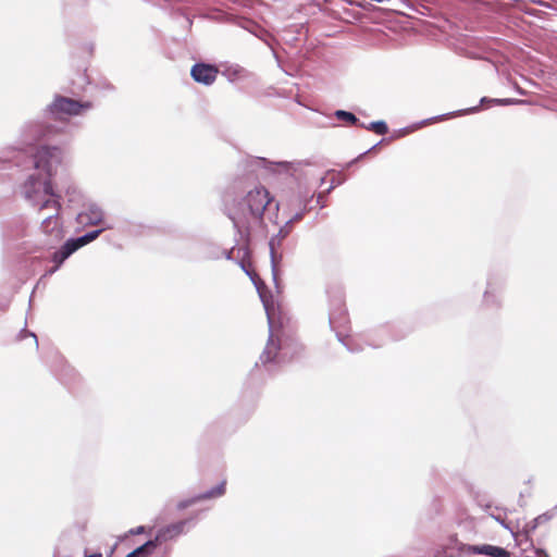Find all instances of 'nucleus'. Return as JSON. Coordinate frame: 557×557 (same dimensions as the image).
Instances as JSON below:
<instances>
[{"label": "nucleus", "mask_w": 557, "mask_h": 557, "mask_svg": "<svg viewBox=\"0 0 557 557\" xmlns=\"http://www.w3.org/2000/svg\"><path fill=\"white\" fill-rule=\"evenodd\" d=\"M272 209L277 211L278 203L263 186L250 189L240 201H236L234 198L224 200V212L236 226L261 225L264 215Z\"/></svg>", "instance_id": "obj_1"}, {"label": "nucleus", "mask_w": 557, "mask_h": 557, "mask_svg": "<svg viewBox=\"0 0 557 557\" xmlns=\"http://www.w3.org/2000/svg\"><path fill=\"white\" fill-rule=\"evenodd\" d=\"M61 161V150L58 147H40L35 157L34 164L36 169H41L46 172L45 176L30 175L24 183V195L29 200H35L41 196H53V189L50 181L52 162L59 163Z\"/></svg>", "instance_id": "obj_2"}, {"label": "nucleus", "mask_w": 557, "mask_h": 557, "mask_svg": "<svg viewBox=\"0 0 557 557\" xmlns=\"http://www.w3.org/2000/svg\"><path fill=\"white\" fill-rule=\"evenodd\" d=\"M299 352V347L293 343L282 344L278 338L272 334L265 345L263 352L260 356L262 363L269 362H286L292 361Z\"/></svg>", "instance_id": "obj_3"}, {"label": "nucleus", "mask_w": 557, "mask_h": 557, "mask_svg": "<svg viewBox=\"0 0 557 557\" xmlns=\"http://www.w3.org/2000/svg\"><path fill=\"white\" fill-rule=\"evenodd\" d=\"M92 108L90 101H77L72 98L57 95L48 106V112L55 120H64L66 116L79 115Z\"/></svg>", "instance_id": "obj_4"}, {"label": "nucleus", "mask_w": 557, "mask_h": 557, "mask_svg": "<svg viewBox=\"0 0 557 557\" xmlns=\"http://www.w3.org/2000/svg\"><path fill=\"white\" fill-rule=\"evenodd\" d=\"M47 208L51 209L53 211V214L47 216L42 221V231L46 235H48L51 238L52 243H59L64 236L61 220L59 216L61 205L59 200L49 198L42 202V205L39 208V211H42L44 209Z\"/></svg>", "instance_id": "obj_5"}, {"label": "nucleus", "mask_w": 557, "mask_h": 557, "mask_svg": "<svg viewBox=\"0 0 557 557\" xmlns=\"http://www.w3.org/2000/svg\"><path fill=\"white\" fill-rule=\"evenodd\" d=\"M330 323L334 330L339 332L341 329L346 330L349 325V318L342 297L335 296L332 299V309L330 312Z\"/></svg>", "instance_id": "obj_6"}, {"label": "nucleus", "mask_w": 557, "mask_h": 557, "mask_svg": "<svg viewBox=\"0 0 557 557\" xmlns=\"http://www.w3.org/2000/svg\"><path fill=\"white\" fill-rule=\"evenodd\" d=\"M218 74L219 69L215 65L207 63H196L190 70L193 79L203 85H212L215 82Z\"/></svg>", "instance_id": "obj_7"}, {"label": "nucleus", "mask_w": 557, "mask_h": 557, "mask_svg": "<svg viewBox=\"0 0 557 557\" xmlns=\"http://www.w3.org/2000/svg\"><path fill=\"white\" fill-rule=\"evenodd\" d=\"M186 523L187 521L182 520L161 528L152 542L157 545L158 543L168 542L177 537L184 532Z\"/></svg>", "instance_id": "obj_8"}, {"label": "nucleus", "mask_w": 557, "mask_h": 557, "mask_svg": "<svg viewBox=\"0 0 557 557\" xmlns=\"http://www.w3.org/2000/svg\"><path fill=\"white\" fill-rule=\"evenodd\" d=\"M225 484H226V482L222 481L216 487L212 488L211 491H209L205 494H201V495L197 496L196 498H193L189 500H183V502L178 503L177 508L185 509L188 506L195 504L197 500L220 497V496L224 495V493H225Z\"/></svg>", "instance_id": "obj_9"}, {"label": "nucleus", "mask_w": 557, "mask_h": 557, "mask_svg": "<svg viewBox=\"0 0 557 557\" xmlns=\"http://www.w3.org/2000/svg\"><path fill=\"white\" fill-rule=\"evenodd\" d=\"M225 484H226V482L222 481L216 487L212 488L211 491H209L205 494H201V495L197 496L196 498H193L189 500H183V502L178 503L177 508L185 509L188 506L195 504L197 500L220 497V496L224 495V493H225Z\"/></svg>", "instance_id": "obj_10"}, {"label": "nucleus", "mask_w": 557, "mask_h": 557, "mask_svg": "<svg viewBox=\"0 0 557 557\" xmlns=\"http://www.w3.org/2000/svg\"><path fill=\"white\" fill-rule=\"evenodd\" d=\"M77 250L72 240H67L60 250L55 251L52 255V261L55 263L54 268L51 272H54L59 269V267L73 253Z\"/></svg>", "instance_id": "obj_11"}, {"label": "nucleus", "mask_w": 557, "mask_h": 557, "mask_svg": "<svg viewBox=\"0 0 557 557\" xmlns=\"http://www.w3.org/2000/svg\"><path fill=\"white\" fill-rule=\"evenodd\" d=\"M470 552L474 554H482L490 557H510V553L503 547L493 545L471 546Z\"/></svg>", "instance_id": "obj_12"}, {"label": "nucleus", "mask_w": 557, "mask_h": 557, "mask_svg": "<svg viewBox=\"0 0 557 557\" xmlns=\"http://www.w3.org/2000/svg\"><path fill=\"white\" fill-rule=\"evenodd\" d=\"M260 296H261V299H262V302H263V306H264V309L267 312L269 323L271 325H274L276 322L277 308L275 307L274 302L272 300L268 299L262 293H260Z\"/></svg>", "instance_id": "obj_13"}, {"label": "nucleus", "mask_w": 557, "mask_h": 557, "mask_svg": "<svg viewBox=\"0 0 557 557\" xmlns=\"http://www.w3.org/2000/svg\"><path fill=\"white\" fill-rule=\"evenodd\" d=\"M156 548L154 542H147L134 552L129 553L126 557H145L152 553Z\"/></svg>", "instance_id": "obj_14"}, {"label": "nucleus", "mask_w": 557, "mask_h": 557, "mask_svg": "<svg viewBox=\"0 0 557 557\" xmlns=\"http://www.w3.org/2000/svg\"><path fill=\"white\" fill-rule=\"evenodd\" d=\"M99 233H100V231H94V232L87 233L86 235H84L77 239H71V240H72V243H74V246L78 249V248L83 247L84 245L96 239L98 237Z\"/></svg>", "instance_id": "obj_15"}, {"label": "nucleus", "mask_w": 557, "mask_h": 557, "mask_svg": "<svg viewBox=\"0 0 557 557\" xmlns=\"http://www.w3.org/2000/svg\"><path fill=\"white\" fill-rule=\"evenodd\" d=\"M335 116L347 123V124H350V125H355V124H358L359 120L356 117L355 114H352L351 112H347V111H344V110H337L335 112Z\"/></svg>", "instance_id": "obj_16"}, {"label": "nucleus", "mask_w": 557, "mask_h": 557, "mask_svg": "<svg viewBox=\"0 0 557 557\" xmlns=\"http://www.w3.org/2000/svg\"><path fill=\"white\" fill-rule=\"evenodd\" d=\"M360 126L364 127L363 124H360ZM366 128L379 135H385L388 132V127L384 121L372 122L369 126H366Z\"/></svg>", "instance_id": "obj_17"}, {"label": "nucleus", "mask_w": 557, "mask_h": 557, "mask_svg": "<svg viewBox=\"0 0 557 557\" xmlns=\"http://www.w3.org/2000/svg\"><path fill=\"white\" fill-rule=\"evenodd\" d=\"M304 214L302 213H298L296 214L293 219H290V222H297V221H300L302 219Z\"/></svg>", "instance_id": "obj_18"}, {"label": "nucleus", "mask_w": 557, "mask_h": 557, "mask_svg": "<svg viewBox=\"0 0 557 557\" xmlns=\"http://www.w3.org/2000/svg\"><path fill=\"white\" fill-rule=\"evenodd\" d=\"M85 557H102L101 553H95Z\"/></svg>", "instance_id": "obj_19"}, {"label": "nucleus", "mask_w": 557, "mask_h": 557, "mask_svg": "<svg viewBox=\"0 0 557 557\" xmlns=\"http://www.w3.org/2000/svg\"><path fill=\"white\" fill-rule=\"evenodd\" d=\"M502 103H506L507 104V103H511V101L510 100H504V101H502Z\"/></svg>", "instance_id": "obj_20"}]
</instances>
